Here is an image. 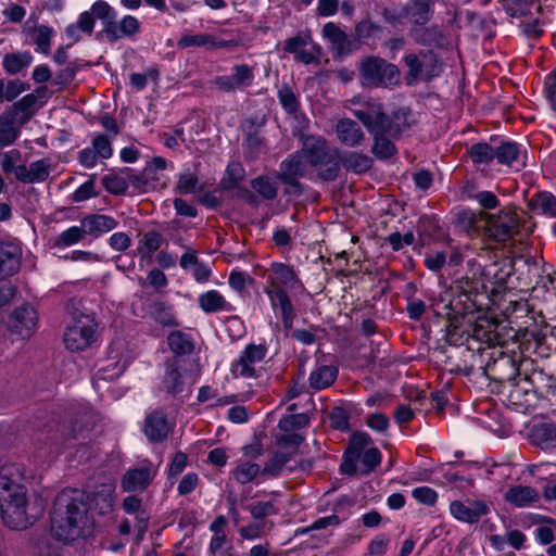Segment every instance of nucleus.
Here are the masks:
<instances>
[{
	"label": "nucleus",
	"instance_id": "1",
	"mask_svg": "<svg viewBox=\"0 0 556 556\" xmlns=\"http://www.w3.org/2000/svg\"><path fill=\"white\" fill-rule=\"evenodd\" d=\"M25 481L23 464L0 467V513L4 523L13 530L28 528L42 513L41 506L30 504Z\"/></svg>",
	"mask_w": 556,
	"mask_h": 556
},
{
	"label": "nucleus",
	"instance_id": "2",
	"mask_svg": "<svg viewBox=\"0 0 556 556\" xmlns=\"http://www.w3.org/2000/svg\"><path fill=\"white\" fill-rule=\"evenodd\" d=\"M89 525L86 495L77 489H65L58 494L51 511V533L62 542L79 538Z\"/></svg>",
	"mask_w": 556,
	"mask_h": 556
},
{
	"label": "nucleus",
	"instance_id": "3",
	"mask_svg": "<svg viewBox=\"0 0 556 556\" xmlns=\"http://www.w3.org/2000/svg\"><path fill=\"white\" fill-rule=\"evenodd\" d=\"M302 148L307 165L315 169L320 180L333 181L339 177V150L331 148L324 137L307 136L303 140Z\"/></svg>",
	"mask_w": 556,
	"mask_h": 556
},
{
	"label": "nucleus",
	"instance_id": "4",
	"mask_svg": "<svg viewBox=\"0 0 556 556\" xmlns=\"http://www.w3.org/2000/svg\"><path fill=\"white\" fill-rule=\"evenodd\" d=\"M354 116L357 119H365L367 123L374 121L390 135L391 138H400L403 132L410 129L416 123L414 113L408 108H400L392 114L387 115L378 102H369L364 109L355 110Z\"/></svg>",
	"mask_w": 556,
	"mask_h": 556
},
{
	"label": "nucleus",
	"instance_id": "5",
	"mask_svg": "<svg viewBox=\"0 0 556 556\" xmlns=\"http://www.w3.org/2000/svg\"><path fill=\"white\" fill-rule=\"evenodd\" d=\"M96 18L101 21L102 33L111 42L122 38H131L140 33V22L132 15H125L116 21V11L103 0H98L91 5Z\"/></svg>",
	"mask_w": 556,
	"mask_h": 556
},
{
	"label": "nucleus",
	"instance_id": "6",
	"mask_svg": "<svg viewBox=\"0 0 556 556\" xmlns=\"http://www.w3.org/2000/svg\"><path fill=\"white\" fill-rule=\"evenodd\" d=\"M403 62L407 67L405 81L413 86L419 80L430 81L442 72L438 54L430 49H420L404 55Z\"/></svg>",
	"mask_w": 556,
	"mask_h": 556
},
{
	"label": "nucleus",
	"instance_id": "7",
	"mask_svg": "<svg viewBox=\"0 0 556 556\" xmlns=\"http://www.w3.org/2000/svg\"><path fill=\"white\" fill-rule=\"evenodd\" d=\"M480 218L485 220L489 237L498 243H504L520 235L523 226L521 217L510 207H504L497 214L481 212Z\"/></svg>",
	"mask_w": 556,
	"mask_h": 556
},
{
	"label": "nucleus",
	"instance_id": "8",
	"mask_svg": "<svg viewBox=\"0 0 556 556\" xmlns=\"http://www.w3.org/2000/svg\"><path fill=\"white\" fill-rule=\"evenodd\" d=\"M363 84L368 87H387L395 84L400 78L396 65L379 56H367L359 65Z\"/></svg>",
	"mask_w": 556,
	"mask_h": 556
},
{
	"label": "nucleus",
	"instance_id": "9",
	"mask_svg": "<svg viewBox=\"0 0 556 556\" xmlns=\"http://www.w3.org/2000/svg\"><path fill=\"white\" fill-rule=\"evenodd\" d=\"M97 323L90 315L80 314L64 332V344L72 352L84 351L96 340Z\"/></svg>",
	"mask_w": 556,
	"mask_h": 556
},
{
	"label": "nucleus",
	"instance_id": "10",
	"mask_svg": "<svg viewBox=\"0 0 556 556\" xmlns=\"http://www.w3.org/2000/svg\"><path fill=\"white\" fill-rule=\"evenodd\" d=\"M307 163L303 153V148L288 157L279 165L277 178L287 187L291 188L296 194L303 192V186L300 179L306 174Z\"/></svg>",
	"mask_w": 556,
	"mask_h": 556
},
{
	"label": "nucleus",
	"instance_id": "11",
	"mask_svg": "<svg viewBox=\"0 0 556 556\" xmlns=\"http://www.w3.org/2000/svg\"><path fill=\"white\" fill-rule=\"evenodd\" d=\"M267 355V348L264 344H248L230 365V372L233 377L256 378V366L260 365Z\"/></svg>",
	"mask_w": 556,
	"mask_h": 556
},
{
	"label": "nucleus",
	"instance_id": "12",
	"mask_svg": "<svg viewBox=\"0 0 556 556\" xmlns=\"http://www.w3.org/2000/svg\"><path fill=\"white\" fill-rule=\"evenodd\" d=\"M188 379L186 362L177 357L168 358L164 363V376L160 389L167 395L176 397L185 392Z\"/></svg>",
	"mask_w": 556,
	"mask_h": 556
},
{
	"label": "nucleus",
	"instance_id": "13",
	"mask_svg": "<svg viewBox=\"0 0 556 556\" xmlns=\"http://www.w3.org/2000/svg\"><path fill=\"white\" fill-rule=\"evenodd\" d=\"M254 78V68L242 63L236 64L231 70V74L215 77L213 84L219 91L235 92L251 87Z\"/></svg>",
	"mask_w": 556,
	"mask_h": 556
},
{
	"label": "nucleus",
	"instance_id": "14",
	"mask_svg": "<svg viewBox=\"0 0 556 556\" xmlns=\"http://www.w3.org/2000/svg\"><path fill=\"white\" fill-rule=\"evenodd\" d=\"M372 443L370 435L364 431L354 432L349 441V445L343 455V462L340 471L344 475L353 476L357 472V460L361 458L362 452Z\"/></svg>",
	"mask_w": 556,
	"mask_h": 556
},
{
	"label": "nucleus",
	"instance_id": "15",
	"mask_svg": "<svg viewBox=\"0 0 556 556\" xmlns=\"http://www.w3.org/2000/svg\"><path fill=\"white\" fill-rule=\"evenodd\" d=\"M450 513L456 520L473 525L490 513V506L481 500L453 501L450 504Z\"/></svg>",
	"mask_w": 556,
	"mask_h": 556
},
{
	"label": "nucleus",
	"instance_id": "16",
	"mask_svg": "<svg viewBox=\"0 0 556 556\" xmlns=\"http://www.w3.org/2000/svg\"><path fill=\"white\" fill-rule=\"evenodd\" d=\"M37 312L29 304L17 307L10 316L9 328L22 339L29 338L37 327Z\"/></svg>",
	"mask_w": 556,
	"mask_h": 556
},
{
	"label": "nucleus",
	"instance_id": "17",
	"mask_svg": "<svg viewBox=\"0 0 556 556\" xmlns=\"http://www.w3.org/2000/svg\"><path fill=\"white\" fill-rule=\"evenodd\" d=\"M359 121L374 137L371 152L377 159L388 160L396 154V147L393 142L396 138H391L386 128H382L374 121L371 123H367L365 119Z\"/></svg>",
	"mask_w": 556,
	"mask_h": 556
},
{
	"label": "nucleus",
	"instance_id": "18",
	"mask_svg": "<svg viewBox=\"0 0 556 556\" xmlns=\"http://www.w3.org/2000/svg\"><path fill=\"white\" fill-rule=\"evenodd\" d=\"M22 253L18 242L0 240V279L13 276L20 270Z\"/></svg>",
	"mask_w": 556,
	"mask_h": 556
},
{
	"label": "nucleus",
	"instance_id": "19",
	"mask_svg": "<svg viewBox=\"0 0 556 556\" xmlns=\"http://www.w3.org/2000/svg\"><path fill=\"white\" fill-rule=\"evenodd\" d=\"M173 429V425L167 420L166 415L155 409L146 416L143 432L148 440L153 443L164 441Z\"/></svg>",
	"mask_w": 556,
	"mask_h": 556
},
{
	"label": "nucleus",
	"instance_id": "20",
	"mask_svg": "<svg viewBox=\"0 0 556 556\" xmlns=\"http://www.w3.org/2000/svg\"><path fill=\"white\" fill-rule=\"evenodd\" d=\"M265 293L269 299L271 308L280 312L283 327L291 329L296 313L287 291L285 289H265Z\"/></svg>",
	"mask_w": 556,
	"mask_h": 556
},
{
	"label": "nucleus",
	"instance_id": "21",
	"mask_svg": "<svg viewBox=\"0 0 556 556\" xmlns=\"http://www.w3.org/2000/svg\"><path fill=\"white\" fill-rule=\"evenodd\" d=\"M266 283L265 289H292L300 283V280L291 266L283 263H273Z\"/></svg>",
	"mask_w": 556,
	"mask_h": 556
},
{
	"label": "nucleus",
	"instance_id": "22",
	"mask_svg": "<svg viewBox=\"0 0 556 556\" xmlns=\"http://www.w3.org/2000/svg\"><path fill=\"white\" fill-rule=\"evenodd\" d=\"M155 477L151 466H142L128 469L122 479V488L125 492H134L147 489Z\"/></svg>",
	"mask_w": 556,
	"mask_h": 556
},
{
	"label": "nucleus",
	"instance_id": "23",
	"mask_svg": "<svg viewBox=\"0 0 556 556\" xmlns=\"http://www.w3.org/2000/svg\"><path fill=\"white\" fill-rule=\"evenodd\" d=\"M48 98L47 87H38L34 92L27 93L12 105L13 115L23 114L24 121H28L42 106Z\"/></svg>",
	"mask_w": 556,
	"mask_h": 556
},
{
	"label": "nucleus",
	"instance_id": "24",
	"mask_svg": "<svg viewBox=\"0 0 556 556\" xmlns=\"http://www.w3.org/2000/svg\"><path fill=\"white\" fill-rule=\"evenodd\" d=\"M504 500L511 506L525 508L539 503L540 493L532 486L518 484L505 492Z\"/></svg>",
	"mask_w": 556,
	"mask_h": 556
},
{
	"label": "nucleus",
	"instance_id": "25",
	"mask_svg": "<svg viewBox=\"0 0 556 556\" xmlns=\"http://www.w3.org/2000/svg\"><path fill=\"white\" fill-rule=\"evenodd\" d=\"M336 134L339 141L350 148L358 147L365 139L359 125L351 118H342L337 123Z\"/></svg>",
	"mask_w": 556,
	"mask_h": 556
},
{
	"label": "nucleus",
	"instance_id": "26",
	"mask_svg": "<svg viewBox=\"0 0 556 556\" xmlns=\"http://www.w3.org/2000/svg\"><path fill=\"white\" fill-rule=\"evenodd\" d=\"M324 37L331 43L332 51L337 55H346L352 52V41L341 28L332 22L323 27Z\"/></svg>",
	"mask_w": 556,
	"mask_h": 556
},
{
	"label": "nucleus",
	"instance_id": "27",
	"mask_svg": "<svg viewBox=\"0 0 556 556\" xmlns=\"http://www.w3.org/2000/svg\"><path fill=\"white\" fill-rule=\"evenodd\" d=\"M531 442L542 450H551L556 447V424L539 422L533 425L530 430Z\"/></svg>",
	"mask_w": 556,
	"mask_h": 556
},
{
	"label": "nucleus",
	"instance_id": "28",
	"mask_svg": "<svg viewBox=\"0 0 556 556\" xmlns=\"http://www.w3.org/2000/svg\"><path fill=\"white\" fill-rule=\"evenodd\" d=\"M147 315L163 327H176L178 321L174 307L165 301H153L144 307Z\"/></svg>",
	"mask_w": 556,
	"mask_h": 556
},
{
	"label": "nucleus",
	"instance_id": "29",
	"mask_svg": "<svg viewBox=\"0 0 556 556\" xmlns=\"http://www.w3.org/2000/svg\"><path fill=\"white\" fill-rule=\"evenodd\" d=\"M86 235L99 237L104 232L115 229L118 225L117 220L109 215L90 214L80 220Z\"/></svg>",
	"mask_w": 556,
	"mask_h": 556
},
{
	"label": "nucleus",
	"instance_id": "30",
	"mask_svg": "<svg viewBox=\"0 0 556 556\" xmlns=\"http://www.w3.org/2000/svg\"><path fill=\"white\" fill-rule=\"evenodd\" d=\"M353 504L354 503H352L348 497L340 498L333 505V514L316 519L311 526L301 528L298 530V532L304 534L312 530H321L328 527H338L342 522V520H345L348 518V516H340L341 507H352Z\"/></svg>",
	"mask_w": 556,
	"mask_h": 556
},
{
	"label": "nucleus",
	"instance_id": "31",
	"mask_svg": "<svg viewBox=\"0 0 556 556\" xmlns=\"http://www.w3.org/2000/svg\"><path fill=\"white\" fill-rule=\"evenodd\" d=\"M492 378L500 381H510L519 375L517 362L505 354H502L493 364H488Z\"/></svg>",
	"mask_w": 556,
	"mask_h": 556
},
{
	"label": "nucleus",
	"instance_id": "32",
	"mask_svg": "<svg viewBox=\"0 0 556 556\" xmlns=\"http://www.w3.org/2000/svg\"><path fill=\"white\" fill-rule=\"evenodd\" d=\"M115 485L112 482H103L96 486L91 493V502L99 514L106 515L113 510Z\"/></svg>",
	"mask_w": 556,
	"mask_h": 556
},
{
	"label": "nucleus",
	"instance_id": "33",
	"mask_svg": "<svg viewBox=\"0 0 556 556\" xmlns=\"http://www.w3.org/2000/svg\"><path fill=\"white\" fill-rule=\"evenodd\" d=\"M167 344L169 350L175 354L174 357L177 358L189 355L194 350L193 338L181 330L172 331L167 336Z\"/></svg>",
	"mask_w": 556,
	"mask_h": 556
},
{
	"label": "nucleus",
	"instance_id": "34",
	"mask_svg": "<svg viewBox=\"0 0 556 556\" xmlns=\"http://www.w3.org/2000/svg\"><path fill=\"white\" fill-rule=\"evenodd\" d=\"M199 306L206 314H212L220 311L230 312L232 306L225 300V298L217 290H210L201 293L198 298Z\"/></svg>",
	"mask_w": 556,
	"mask_h": 556
},
{
	"label": "nucleus",
	"instance_id": "35",
	"mask_svg": "<svg viewBox=\"0 0 556 556\" xmlns=\"http://www.w3.org/2000/svg\"><path fill=\"white\" fill-rule=\"evenodd\" d=\"M96 15L92 13V10L85 11L79 14L76 24H70L65 28L66 36L72 40L73 43L80 40L79 31L91 35L94 28Z\"/></svg>",
	"mask_w": 556,
	"mask_h": 556
},
{
	"label": "nucleus",
	"instance_id": "36",
	"mask_svg": "<svg viewBox=\"0 0 556 556\" xmlns=\"http://www.w3.org/2000/svg\"><path fill=\"white\" fill-rule=\"evenodd\" d=\"M341 164L349 172L363 174L371 168L374 161L369 155L365 153L348 152L342 157H340V165Z\"/></svg>",
	"mask_w": 556,
	"mask_h": 556
},
{
	"label": "nucleus",
	"instance_id": "37",
	"mask_svg": "<svg viewBox=\"0 0 556 556\" xmlns=\"http://www.w3.org/2000/svg\"><path fill=\"white\" fill-rule=\"evenodd\" d=\"M337 376L338 369L334 366H319L309 375V387L316 391L326 389L336 381Z\"/></svg>",
	"mask_w": 556,
	"mask_h": 556
},
{
	"label": "nucleus",
	"instance_id": "38",
	"mask_svg": "<svg viewBox=\"0 0 556 556\" xmlns=\"http://www.w3.org/2000/svg\"><path fill=\"white\" fill-rule=\"evenodd\" d=\"M92 417L89 413H84L80 418L76 419L74 424L70 426H62V435L64 442H68L78 438H86V433L90 431L92 427Z\"/></svg>",
	"mask_w": 556,
	"mask_h": 556
},
{
	"label": "nucleus",
	"instance_id": "39",
	"mask_svg": "<svg viewBox=\"0 0 556 556\" xmlns=\"http://www.w3.org/2000/svg\"><path fill=\"white\" fill-rule=\"evenodd\" d=\"M33 55L28 51H18L7 53L2 60L4 71L10 75H15L27 68L33 63Z\"/></svg>",
	"mask_w": 556,
	"mask_h": 556
},
{
	"label": "nucleus",
	"instance_id": "40",
	"mask_svg": "<svg viewBox=\"0 0 556 556\" xmlns=\"http://www.w3.org/2000/svg\"><path fill=\"white\" fill-rule=\"evenodd\" d=\"M251 188L264 200L274 201L278 195V184L275 178L260 175L250 182Z\"/></svg>",
	"mask_w": 556,
	"mask_h": 556
},
{
	"label": "nucleus",
	"instance_id": "41",
	"mask_svg": "<svg viewBox=\"0 0 556 556\" xmlns=\"http://www.w3.org/2000/svg\"><path fill=\"white\" fill-rule=\"evenodd\" d=\"M261 472L260 465L248 460H239L230 475L238 483L247 484L252 482Z\"/></svg>",
	"mask_w": 556,
	"mask_h": 556
},
{
	"label": "nucleus",
	"instance_id": "42",
	"mask_svg": "<svg viewBox=\"0 0 556 556\" xmlns=\"http://www.w3.org/2000/svg\"><path fill=\"white\" fill-rule=\"evenodd\" d=\"M525 264L529 267V273L533 274L538 279L535 281V287H541L543 289H548L556 281V270L549 271L544 266L542 268V274H540V267L535 258L531 256H527L523 258Z\"/></svg>",
	"mask_w": 556,
	"mask_h": 556
},
{
	"label": "nucleus",
	"instance_id": "43",
	"mask_svg": "<svg viewBox=\"0 0 556 556\" xmlns=\"http://www.w3.org/2000/svg\"><path fill=\"white\" fill-rule=\"evenodd\" d=\"M531 204L534 211L548 217H556V197L551 192L535 194Z\"/></svg>",
	"mask_w": 556,
	"mask_h": 556
},
{
	"label": "nucleus",
	"instance_id": "44",
	"mask_svg": "<svg viewBox=\"0 0 556 556\" xmlns=\"http://www.w3.org/2000/svg\"><path fill=\"white\" fill-rule=\"evenodd\" d=\"M495 148L486 142H479L472 144L468 154L476 165H488L495 159Z\"/></svg>",
	"mask_w": 556,
	"mask_h": 556
},
{
	"label": "nucleus",
	"instance_id": "45",
	"mask_svg": "<svg viewBox=\"0 0 556 556\" xmlns=\"http://www.w3.org/2000/svg\"><path fill=\"white\" fill-rule=\"evenodd\" d=\"M245 170L241 163L231 162L228 164L226 168V174L220 181L222 188L224 190H233L244 179Z\"/></svg>",
	"mask_w": 556,
	"mask_h": 556
},
{
	"label": "nucleus",
	"instance_id": "46",
	"mask_svg": "<svg viewBox=\"0 0 556 556\" xmlns=\"http://www.w3.org/2000/svg\"><path fill=\"white\" fill-rule=\"evenodd\" d=\"M293 457V452L277 451L270 459H268L262 470L263 475L277 477L282 471L287 463Z\"/></svg>",
	"mask_w": 556,
	"mask_h": 556
},
{
	"label": "nucleus",
	"instance_id": "47",
	"mask_svg": "<svg viewBox=\"0 0 556 556\" xmlns=\"http://www.w3.org/2000/svg\"><path fill=\"white\" fill-rule=\"evenodd\" d=\"M495 159L500 164L510 166L514 163H518L520 155V146L518 143L510 141L503 142L495 148Z\"/></svg>",
	"mask_w": 556,
	"mask_h": 556
},
{
	"label": "nucleus",
	"instance_id": "48",
	"mask_svg": "<svg viewBox=\"0 0 556 556\" xmlns=\"http://www.w3.org/2000/svg\"><path fill=\"white\" fill-rule=\"evenodd\" d=\"M407 14L412 23L416 25L426 24L432 14L430 0H415Z\"/></svg>",
	"mask_w": 556,
	"mask_h": 556
},
{
	"label": "nucleus",
	"instance_id": "49",
	"mask_svg": "<svg viewBox=\"0 0 556 556\" xmlns=\"http://www.w3.org/2000/svg\"><path fill=\"white\" fill-rule=\"evenodd\" d=\"M18 135L20 129L15 126L13 116H0V147L11 146Z\"/></svg>",
	"mask_w": 556,
	"mask_h": 556
},
{
	"label": "nucleus",
	"instance_id": "50",
	"mask_svg": "<svg viewBox=\"0 0 556 556\" xmlns=\"http://www.w3.org/2000/svg\"><path fill=\"white\" fill-rule=\"evenodd\" d=\"M163 242L162 235L157 231H148L143 233L142 238L138 242V253L142 256L150 257L155 251H157Z\"/></svg>",
	"mask_w": 556,
	"mask_h": 556
},
{
	"label": "nucleus",
	"instance_id": "51",
	"mask_svg": "<svg viewBox=\"0 0 556 556\" xmlns=\"http://www.w3.org/2000/svg\"><path fill=\"white\" fill-rule=\"evenodd\" d=\"M458 303H454L451 299V293L445 291L440 295V299L434 304L435 314L446 317L447 319L456 318L462 314L460 309L457 307Z\"/></svg>",
	"mask_w": 556,
	"mask_h": 556
},
{
	"label": "nucleus",
	"instance_id": "52",
	"mask_svg": "<svg viewBox=\"0 0 556 556\" xmlns=\"http://www.w3.org/2000/svg\"><path fill=\"white\" fill-rule=\"evenodd\" d=\"M34 43L36 45V51L43 54H49L51 48V39L55 33L54 29L48 25H39L34 28Z\"/></svg>",
	"mask_w": 556,
	"mask_h": 556
},
{
	"label": "nucleus",
	"instance_id": "53",
	"mask_svg": "<svg viewBox=\"0 0 556 556\" xmlns=\"http://www.w3.org/2000/svg\"><path fill=\"white\" fill-rule=\"evenodd\" d=\"M86 236L84 227L72 226L66 230L62 231L55 239V247L67 248L80 242Z\"/></svg>",
	"mask_w": 556,
	"mask_h": 556
},
{
	"label": "nucleus",
	"instance_id": "54",
	"mask_svg": "<svg viewBox=\"0 0 556 556\" xmlns=\"http://www.w3.org/2000/svg\"><path fill=\"white\" fill-rule=\"evenodd\" d=\"M277 97H278V100H279L282 109L287 113L294 114L295 112H298V110L300 108L299 99H298L296 94L294 93V91L292 90V88L288 84H283L279 88Z\"/></svg>",
	"mask_w": 556,
	"mask_h": 556
},
{
	"label": "nucleus",
	"instance_id": "55",
	"mask_svg": "<svg viewBox=\"0 0 556 556\" xmlns=\"http://www.w3.org/2000/svg\"><path fill=\"white\" fill-rule=\"evenodd\" d=\"M51 170V162L48 159L37 160L28 166V173L31 184L43 182L49 178Z\"/></svg>",
	"mask_w": 556,
	"mask_h": 556
},
{
	"label": "nucleus",
	"instance_id": "56",
	"mask_svg": "<svg viewBox=\"0 0 556 556\" xmlns=\"http://www.w3.org/2000/svg\"><path fill=\"white\" fill-rule=\"evenodd\" d=\"M26 87L20 79L0 80V100L11 102L24 92Z\"/></svg>",
	"mask_w": 556,
	"mask_h": 556
},
{
	"label": "nucleus",
	"instance_id": "57",
	"mask_svg": "<svg viewBox=\"0 0 556 556\" xmlns=\"http://www.w3.org/2000/svg\"><path fill=\"white\" fill-rule=\"evenodd\" d=\"M103 188L111 194H125L128 189V181L116 174L104 175L101 179Z\"/></svg>",
	"mask_w": 556,
	"mask_h": 556
},
{
	"label": "nucleus",
	"instance_id": "58",
	"mask_svg": "<svg viewBox=\"0 0 556 556\" xmlns=\"http://www.w3.org/2000/svg\"><path fill=\"white\" fill-rule=\"evenodd\" d=\"M309 424V418L306 414L300 413V414H290L287 416H283L279 422L278 427L280 430L285 432H291L296 429H302Z\"/></svg>",
	"mask_w": 556,
	"mask_h": 556
},
{
	"label": "nucleus",
	"instance_id": "59",
	"mask_svg": "<svg viewBox=\"0 0 556 556\" xmlns=\"http://www.w3.org/2000/svg\"><path fill=\"white\" fill-rule=\"evenodd\" d=\"M207 46H215L214 37L210 34L185 35L177 42L178 49Z\"/></svg>",
	"mask_w": 556,
	"mask_h": 556
},
{
	"label": "nucleus",
	"instance_id": "60",
	"mask_svg": "<svg viewBox=\"0 0 556 556\" xmlns=\"http://www.w3.org/2000/svg\"><path fill=\"white\" fill-rule=\"evenodd\" d=\"M91 148L100 160H108L113 155L112 138L109 135H97L91 141Z\"/></svg>",
	"mask_w": 556,
	"mask_h": 556
},
{
	"label": "nucleus",
	"instance_id": "61",
	"mask_svg": "<svg viewBox=\"0 0 556 556\" xmlns=\"http://www.w3.org/2000/svg\"><path fill=\"white\" fill-rule=\"evenodd\" d=\"M94 184L96 175L93 174L87 181H85L71 194V200L75 203H79L93 197H97L98 192L94 189Z\"/></svg>",
	"mask_w": 556,
	"mask_h": 556
},
{
	"label": "nucleus",
	"instance_id": "62",
	"mask_svg": "<svg viewBox=\"0 0 556 556\" xmlns=\"http://www.w3.org/2000/svg\"><path fill=\"white\" fill-rule=\"evenodd\" d=\"M202 187L200 186L198 177L190 173L186 172L179 175L177 190L181 194H190L200 191Z\"/></svg>",
	"mask_w": 556,
	"mask_h": 556
},
{
	"label": "nucleus",
	"instance_id": "63",
	"mask_svg": "<svg viewBox=\"0 0 556 556\" xmlns=\"http://www.w3.org/2000/svg\"><path fill=\"white\" fill-rule=\"evenodd\" d=\"M359 459L364 466L361 472L367 475L381 463V453L377 447L364 448Z\"/></svg>",
	"mask_w": 556,
	"mask_h": 556
},
{
	"label": "nucleus",
	"instance_id": "64",
	"mask_svg": "<svg viewBox=\"0 0 556 556\" xmlns=\"http://www.w3.org/2000/svg\"><path fill=\"white\" fill-rule=\"evenodd\" d=\"M254 520L261 521L267 516L276 515L277 509L271 502H257L247 507Z\"/></svg>",
	"mask_w": 556,
	"mask_h": 556
}]
</instances>
